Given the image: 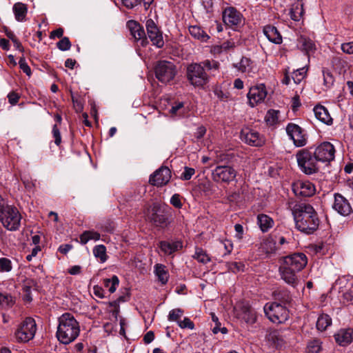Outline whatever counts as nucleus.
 Returning a JSON list of instances; mask_svg holds the SVG:
<instances>
[{
  "instance_id": "obj_1",
  "label": "nucleus",
  "mask_w": 353,
  "mask_h": 353,
  "mask_svg": "<svg viewBox=\"0 0 353 353\" xmlns=\"http://www.w3.org/2000/svg\"><path fill=\"white\" fill-rule=\"evenodd\" d=\"M307 263V257L303 253H294L283 257L279 269L281 279L287 284L295 288L299 283L297 273Z\"/></svg>"
},
{
  "instance_id": "obj_2",
  "label": "nucleus",
  "mask_w": 353,
  "mask_h": 353,
  "mask_svg": "<svg viewBox=\"0 0 353 353\" xmlns=\"http://www.w3.org/2000/svg\"><path fill=\"white\" fill-rule=\"evenodd\" d=\"M293 215L296 228L305 234H312L317 230L319 219L314 208L305 203L294 206Z\"/></svg>"
},
{
  "instance_id": "obj_3",
  "label": "nucleus",
  "mask_w": 353,
  "mask_h": 353,
  "mask_svg": "<svg viewBox=\"0 0 353 353\" xmlns=\"http://www.w3.org/2000/svg\"><path fill=\"white\" fill-rule=\"evenodd\" d=\"M79 333V323L73 314L65 312L59 317L56 336L60 343L70 344L78 337Z\"/></svg>"
},
{
  "instance_id": "obj_4",
  "label": "nucleus",
  "mask_w": 353,
  "mask_h": 353,
  "mask_svg": "<svg viewBox=\"0 0 353 353\" xmlns=\"http://www.w3.org/2000/svg\"><path fill=\"white\" fill-rule=\"evenodd\" d=\"M296 158L300 170L305 174L310 175L319 171V162L312 151V148L299 150Z\"/></svg>"
},
{
  "instance_id": "obj_5",
  "label": "nucleus",
  "mask_w": 353,
  "mask_h": 353,
  "mask_svg": "<svg viewBox=\"0 0 353 353\" xmlns=\"http://www.w3.org/2000/svg\"><path fill=\"white\" fill-rule=\"evenodd\" d=\"M21 219V216L16 207L10 205L0 207V222L8 230H18Z\"/></svg>"
},
{
  "instance_id": "obj_6",
  "label": "nucleus",
  "mask_w": 353,
  "mask_h": 353,
  "mask_svg": "<svg viewBox=\"0 0 353 353\" xmlns=\"http://www.w3.org/2000/svg\"><path fill=\"white\" fill-rule=\"evenodd\" d=\"M263 310L268 319L274 323H284L290 317L287 306L276 301L267 303Z\"/></svg>"
},
{
  "instance_id": "obj_7",
  "label": "nucleus",
  "mask_w": 353,
  "mask_h": 353,
  "mask_svg": "<svg viewBox=\"0 0 353 353\" xmlns=\"http://www.w3.org/2000/svg\"><path fill=\"white\" fill-rule=\"evenodd\" d=\"M37 332V324L31 317H27L17 327L14 337L17 342L26 343L32 339Z\"/></svg>"
},
{
  "instance_id": "obj_8",
  "label": "nucleus",
  "mask_w": 353,
  "mask_h": 353,
  "mask_svg": "<svg viewBox=\"0 0 353 353\" xmlns=\"http://www.w3.org/2000/svg\"><path fill=\"white\" fill-rule=\"evenodd\" d=\"M187 78L194 86L201 87L209 81V77L202 64L193 63L187 68Z\"/></svg>"
},
{
  "instance_id": "obj_9",
  "label": "nucleus",
  "mask_w": 353,
  "mask_h": 353,
  "mask_svg": "<svg viewBox=\"0 0 353 353\" xmlns=\"http://www.w3.org/2000/svg\"><path fill=\"white\" fill-rule=\"evenodd\" d=\"M155 77L162 83H168L174 79L176 69L174 64L168 61H159L155 68Z\"/></svg>"
},
{
  "instance_id": "obj_10",
  "label": "nucleus",
  "mask_w": 353,
  "mask_h": 353,
  "mask_svg": "<svg viewBox=\"0 0 353 353\" xmlns=\"http://www.w3.org/2000/svg\"><path fill=\"white\" fill-rule=\"evenodd\" d=\"M334 290H338L343 302L353 301V276L347 275L339 277L334 283Z\"/></svg>"
},
{
  "instance_id": "obj_11",
  "label": "nucleus",
  "mask_w": 353,
  "mask_h": 353,
  "mask_svg": "<svg viewBox=\"0 0 353 353\" xmlns=\"http://www.w3.org/2000/svg\"><path fill=\"white\" fill-rule=\"evenodd\" d=\"M236 170L229 165H217L212 172V180L216 183H229L236 176Z\"/></svg>"
},
{
  "instance_id": "obj_12",
  "label": "nucleus",
  "mask_w": 353,
  "mask_h": 353,
  "mask_svg": "<svg viewBox=\"0 0 353 353\" xmlns=\"http://www.w3.org/2000/svg\"><path fill=\"white\" fill-rule=\"evenodd\" d=\"M312 151L319 163H329L334 159L335 148L330 142L321 143L314 149L312 148Z\"/></svg>"
},
{
  "instance_id": "obj_13",
  "label": "nucleus",
  "mask_w": 353,
  "mask_h": 353,
  "mask_svg": "<svg viewBox=\"0 0 353 353\" xmlns=\"http://www.w3.org/2000/svg\"><path fill=\"white\" fill-rule=\"evenodd\" d=\"M240 137L243 142L254 147H261L265 142V137L262 134L250 128H243Z\"/></svg>"
},
{
  "instance_id": "obj_14",
  "label": "nucleus",
  "mask_w": 353,
  "mask_h": 353,
  "mask_svg": "<svg viewBox=\"0 0 353 353\" xmlns=\"http://www.w3.org/2000/svg\"><path fill=\"white\" fill-rule=\"evenodd\" d=\"M286 132L296 147L307 144V137L304 130L298 125L290 123L286 127Z\"/></svg>"
},
{
  "instance_id": "obj_15",
  "label": "nucleus",
  "mask_w": 353,
  "mask_h": 353,
  "mask_svg": "<svg viewBox=\"0 0 353 353\" xmlns=\"http://www.w3.org/2000/svg\"><path fill=\"white\" fill-rule=\"evenodd\" d=\"M145 28L148 38L152 44L159 48L164 46L162 32L159 29L155 22L152 19H148L145 22Z\"/></svg>"
},
{
  "instance_id": "obj_16",
  "label": "nucleus",
  "mask_w": 353,
  "mask_h": 353,
  "mask_svg": "<svg viewBox=\"0 0 353 353\" xmlns=\"http://www.w3.org/2000/svg\"><path fill=\"white\" fill-rule=\"evenodd\" d=\"M266 97L267 90L263 83L252 87L248 93V99L251 107L263 102Z\"/></svg>"
},
{
  "instance_id": "obj_17",
  "label": "nucleus",
  "mask_w": 353,
  "mask_h": 353,
  "mask_svg": "<svg viewBox=\"0 0 353 353\" xmlns=\"http://www.w3.org/2000/svg\"><path fill=\"white\" fill-rule=\"evenodd\" d=\"M171 178V171L168 167L161 166L150 175L149 183L155 186H163L167 184Z\"/></svg>"
},
{
  "instance_id": "obj_18",
  "label": "nucleus",
  "mask_w": 353,
  "mask_h": 353,
  "mask_svg": "<svg viewBox=\"0 0 353 353\" xmlns=\"http://www.w3.org/2000/svg\"><path fill=\"white\" fill-rule=\"evenodd\" d=\"M243 15L234 7H227L223 11V21L228 26L233 28L240 26Z\"/></svg>"
},
{
  "instance_id": "obj_19",
  "label": "nucleus",
  "mask_w": 353,
  "mask_h": 353,
  "mask_svg": "<svg viewBox=\"0 0 353 353\" xmlns=\"http://www.w3.org/2000/svg\"><path fill=\"white\" fill-rule=\"evenodd\" d=\"M127 27L134 40L140 41L142 46H145L148 43L144 28L139 23L130 20L127 23Z\"/></svg>"
},
{
  "instance_id": "obj_20",
  "label": "nucleus",
  "mask_w": 353,
  "mask_h": 353,
  "mask_svg": "<svg viewBox=\"0 0 353 353\" xmlns=\"http://www.w3.org/2000/svg\"><path fill=\"white\" fill-rule=\"evenodd\" d=\"M292 190L296 196H311L315 193V187L308 181H298L294 183Z\"/></svg>"
},
{
  "instance_id": "obj_21",
  "label": "nucleus",
  "mask_w": 353,
  "mask_h": 353,
  "mask_svg": "<svg viewBox=\"0 0 353 353\" xmlns=\"http://www.w3.org/2000/svg\"><path fill=\"white\" fill-rule=\"evenodd\" d=\"M333 209L342 216H347L352 212L348 200L339 193L334 194Z\"/></svg>"
},
{
  "instance_id": "obj_22",
  "label": "nucleus",
  "mask_w": 353,
  "mask_h": 353,
  "mask_svg": "<svg viewBox=\"0 0 353 353\" xmlns=\"http://www.w3.org/2000/svg\"><path fill=\"white\" fill-rule=\"evenodd\" d=\"M150 219L157 227L163 228L168 225V218L164 212L160 210V208L157 205L152 207Z\"/></svg>"
},
{
  "instance_id": "obj_23",
  "label": "nucleus",
  "mask_w": 353,
  "mask_h": 353,
  "mask_svg": "<svg viewBox=\"0 0 353 353\" xmlns=\"http://www.w3.org/2000/svg\"><path fill=\"white\" fill-rule=\"evenodd\" d=\"M334 338L338 344L346 346L353 341V329H341L334 334Z\"/></svg>"
},
{
  "instance_id": "obj_24",
  "label": "nucleus",
  "mask_w": 353,
  "mask_h": 353,
  "mask_svg": "<svg viewBox=\"0 0 353 353\" xmlns=\"http://www.w3.org/2000/svg\"><path fill=\"white\" fill-rule=\"evenodd\" d=\"M314 112L316 118L326 125H332L333 119L331 117L327 109L321 105L314 108Z\"/></svg>"
},
{
  "instance_id": "obj_25",
  "label": "nucleus",
  "mask_w": 353,
  "mask_h": 353,
  "mask_svg": "<svg viewBox=\"0 0 353 353\" xmlns=\"http://www.w3.org/2000/svg\"><path fill=\"white\" fill-rule=\"evenodd\" d=\"M263 33L270 41L276 44L281 43L282 37L274 26H265L263 28Z\"/></svg>"
},
{
  "instance_id": "obj_26",
  "label": "nucleus",
  "mask_w": 353,
  "mask_h": 353,
  "mask_svg": "<svg viewBox=\"0 0 353 353\" xmlns=\"http://www.w3.org/2000/svg\"><path fill=\"white\" fill-rule=\"evenodd\" d=\"M213 164H219L221 163H229L234 157V154L231 151H223L221 150L213 152Z\"/></svg>"
},
{
  "instance_id": "obj_27",
  "label": "nucleus",
  "mask_w": 353,
  "mask_h": 353,
  "mask_svg": "<svg viewBox=\"0 0 353 353\" xmlns=\"http://www.w3.org/2000/svg\"><path fill=\"white\" fill-rule=\"evenodd\" d=\"M161 250L165 254H172L182 248V243L180 241H161L159 243Z\"/></svg>"
},
{
  "instance_id": "obj_28",
  "label": "nucleus",
  "mask_w": 353,
  "mask_h": 353,
  "mask_svg": "<svg viewBox=\"0 0 353 353\" xmlns=\"http://www.w3.org/2000/svg\"><path fill=\"white\" fill-rule=\"evenodd\" d=\"M274 300L276 302L287 306L292 301L290 292L286 289H281L274 292Z\"/></svg>"
},
{
  "instance_id": "obj_29",
  "label": "nucleus",
  "mask_w": 353,
  "mask_h": 353,
  "mask_svg": "<svg viewBox=\"0 0 353 353\" xmlns=\"http://www.w3.org/2000/svg\"><path fill=\"white\" fill-rule=\"evenodd\" d=\"M233 66L242 73H250L253 69V62L250 58L243 57L240 61L234 63Z\"/></svg>"
},
{
  "instance_id": "obj_30",
  "label": "nucleus",
  "mask_w": 353,
  "mask_h": 353,
  "mask_svg": "<svg viewBox=\"0 0 353 353\" xmlns=\"http://www.w3.org/2000/svg\"><path fill=\"white\" fill-rule=\"evenodd\" d=\"M257 224L263 232H266L273 227L274 221L269 216L260 214L257 216Z\"/></svg>"
},
{
  "instance_id": "obj_31",
  "label": "nucleus",
  "mask_w": 353,
  "mask_h": 353,
  "mask_svg": "<svg viewBox=\"0 0 353 353\" xmlns=\"http://www.w3.org/2000/svg\"><path fill=\"white\" fill-rule=\"evenodd\" d=\"M190 35L201 42H206L210 36L198 26H190L188 28Z\"/></svg>"
},
{
  "instance_id": "obj_32",
  "label": "nucleus",
  "mask_w": 353,
  "mask_h": 353,
  "mask_svg": "<svg viewBox=\"0 0 353 353\" xmlns=\"http://www.w3.org/2000/svg\"><path fill=\"white\" fill-rule=\"evenodd\" d=\"M276 236H273L272 235L267 237L262 243V249L268 254L274 252L279 246L276 242Z\"/></svg>"
},
{
  "instance_id": "obj_33",
  "label": "nucleus",
  "mask_w": 353,
  "mask_h": 353,
  "mask_svg": "<svg viewBox=\"0 0 353 353\" xmlns=\"http://www.w3.org/2000/svg\"><path fill=\"white\" fill-rule=\"evenodd\" d=\"M13 12L17 21H23L26 19L28 9L26 4L19 2L13 6Z\"/></svg>"
},
{
  "instance_id": "obj_34",
  "label": "nucleus",
  "mask_w": 353,
  "mask_h": 353,
  "mask_svg": "<svg viewBox=\"0 0 353 353\" xmlns=\"http://www.w3.org/2000/svg\"><path fill=\"white\" fill-rule=\"evenodd\" d=\"M100 234L94 230H86L80 235V242L86 244L89 241H97L100 239Z\"/></svg>"
},
{
  "instance_id": "obj_35",
  "label": "nucleus",
  "mask_w": 353,
  "mask_h": 353,
  "mask_svg": "<svg viewBox=\"0 0 353 353\" xmlns=\"http://www.w3.org/2000/svg\"><path fill=\"white\" fill-rule=\"evenodd\" d=\"M242 319L248 324H254L256 320V312L249 307H243Z\"/></svg>"
},
{
  "instance_id": "obj_36",
  "label": "nucleus",
  "mask_w": 353,
  "mask_h": 353,
  "mask_svg": "<svg viewBox=\"0 0 353 353\" xmlns=\"http://www.w3.org/2000/svg\"><path fill=\"white\" fill-rule=\"evenodd\" d=\"M332 324V319L327 314L320 315L316 321V328L320 331L325 330Z\"/></svg>"
},
{
  "instance_id": "obj_37",
  "label": "nucleus",
  "mask_w": 353,
  "mask_h": 353,
  "mask_svg": "<svg viewBox=\"0 0 353 353\" xmlns=\"http://www.w3.org/2000/svg\"><path fill=\"white\" fill-rule=\"evenodd\" d=\"M300 48L307 54L313 52L315 50V45L313 41L305 37H301L299 41Z\"/></svg>"
},
{
  "instance_id": "obj_38",
  "label": "nucleus",
  "mask_w": 353,
  "mask_h": 353,
  "mask_svg": "<svg viewBox=\"0 0 353 353\" xmlns=\"http://www.w3.org/2000/svg\"><path fill=\"white\" fill-rule=\"evenodd\" d=\"M155 274L159 281L162 284H165L168 281V273L165 270V266L162 264H157L155 265Z\"/></svg>"
},
{
  "instance_id": "obj_39",
  "label": "nucleus",
  "mask_w": 353,
  "mask_h": 353,
  "mask_svg": "<svg viewBox=\"0 0 353 353\" xmlns=\"http://www.w3.org/2000/svg\"><path fill=\"white\" fill-rule=\"evenodd\" d=\"M14 298L6 292H0V307L3 308H10L14 304Z\"/></svg>"
},
{
  "instance_id": "obj_40",
  "label": "nucleus",
  "mask_w": 353,
  "mask_h": 353,
  "mask_svg": "<svg viewBox=\"0 0 353 353\" xmlns=\"http://www.w3.org/2000/svg\"><path fill=\"white\" fill-rule=\"evenodd\" d=\"M280 112L276 110H270L267 112L265 120L269 125H274L279 122Z\"/></svg>"
},
{
  "instance_id": "obj_41",
  "label": "nucleus",
  "mask_w": 353,
  "mask_h": 353,
  "mask_svg": "<svg viewBox=\"0 0 353 353\" xmlns=\"http://www.w3.org/2000/svg\"><path fill=\"white\" fill-rule=\"evenodd\" d=\"M119 283V280L115 275H114L111 279H105L103 280L104 286L108 289V291L110 293H113L116 291Z\"/></svg>"
},
{
  "instance_id": "obj_42",
  "label": "nucleus",
  "mask_w": 353,
  "mask_h": 353,
  "mask_svg": "<svg viewBox=\"0 0 353 353\" xmlns=\"http://www.w3.org/2000/svg\"><path fill=\"white\" fill-rule=\"evenodd\" d=\"M93 254L96 258L100 259L101 262L104 263L107 260L106 248L103 245H96L93 248Z\"/></svg>"
},
{
  "instance_id": "obj_43",
  "label": "nucleus",
  "mask_w": 353,
  "mask_h": 353,
  "mask_svg": "<svg viewBox=\"0 0 353 353\" xmlns=\"http://www.w3.org/2000/svg\"><path fill=\"white\" fill-rule=\"evenodd\" d=\"M193 257L196 259L199 262L206 264L210 261V258L206 254V252L201 248H196Z\"/></svg>"
},
{
  "instance_id": "obj_44",
  "label": "nucleus",
  "mask_w": 353,
  "mask_h": 353,
  "mask_svg": "<svg viewBox=\"0 0 353 353\" xmlns=\"http://www.w3.org/2000/svg\"><path fill=\"white\" fill-rule=\"evenodd\" d=\"M303 12V10L302 4L294 5L290 12V17L292 20L298 21L300 20Z\"/></svg>"
},
{
  "instance_id": "obj_45",
  "label": "nucleus",
  "mask_w": 353,
  "mask_h": 353,
  "mask_svg": "<svg viewBox=\"0 0 353 353\" xmlns=\"http://www.w3.org/2000/svg\"><path fill=\"white\" fill-rule=\"evenodd\" d=\"M321 350V342L319 339L310 341L307 345V353H319Z\"/></svg>"
},
{
  "instance_id": "obj_46",
  "label": "nucleus",
  "mask_w": 353,
  "mask_h": 353,
  "mask_svg": "<svg viewBox=\"0 0 353 353\" xmlns=\"http://www.w3.org/2000/svg\"><path fill=\"white\" fill-rule=\"evenodd\" d=\"M12 269L11 261L8 258H0V272H8Z\"/></svg>"
},
{
  "instance_id": "obj_47",
  "label": "nucleus",
  "mask_w": 353,
  "mask_h": 353,
  "mask_svg": "<svg viewBox=\"0 0 353 353\" xmlns=\"http://www.w3.org/2000/svg\"><path fill=\"white\" fill-rule=\"evenodd\" d=\"M183 314V310L180 308L173 309L170 311L168 319L170 321H177Z\"/></svg>"
},
{
  "instance_id": "obj_48",
  "label": "nucleus",
  "mask_w": 353,
  "mask_h": 353,
  "mask_svg": "<svg viewBox=\"0 0 353 353\" xmlns=\"http://www.w3.org/2000/svg\"><path fill=\"white\" fill-rule=\"evenodd\" d=\"M322 72L323 76L324 85L327 87L331 86L334 81V79L332 72L326 69H323Z\"/></svg>"
},
{
  "instance_id": "obj_49",
  "label": "nucleus",
  "mask_w": 353,
  "mask_h": 353,
  "mask_svg": "<svg viewBox=\"0 0 353 353\" xmlns=\"http://www.w3.org/2000/svg\"><path fill=\"white\" fill-rule=\"evenodd\" d=\"M184 103L183 102H176L170 109V113L173 115H183Z\"/></svg>"
},
{
  "instance_id": "obj_50",
  "label": "nucleus",
  "mask_w": 353,
  "mask_h": 353,
  "mask_svg": "<svg viewBox=\"0 0 353 353\" xmlns=\"http://www.w3.org/2000/svg\"><path fill=\"white\" fill-rule=\"evenodd\" d=\"M202 64L203 68H206L208 70H217L219 68V62L214 60H205L201 63Z\"/></svg>"
},
{
  "instance_id": "obj_51",
  "label": "nucleus",
  "mask_w": 353,
  "mask_h": 353,
  "mask_svg": "<svg viewBox=\"0 0 353 353\" xmlns=\"http://www.w3.org/2000/svg\"><path fill=\"white\" fill-rule=\"evenodd\" d=\"M57 48L61 51H66L70 49L71 43L68 37H63L57 43Z\"/></svg>"
},
{
  "instance_id": "obj_52",
  "label": "nucleus",
  "mask_w": 353,
  "mask_h": 353,
  "mask_svg": "<svg viewBox=\"0 0 353 353\" xmlns=\"http://www.w3.org/2000/svg\"><path fill=\"white\" fill-rule=\"evenodd\" d=\"M195 170L192 168L185 167L184 171L181 175V179L184 181L190 180L192 176L194 174Z\"/></svg>"
},
{
  "instance_id": "obj_53",
  "label": "nucleus",
  "mask_w": 353,
  "mask_h": 353,
  "mask_svg": "<svg viewBox=\"0 0 353 353\" xmlns=\"http://www.w3.org/2000/svg\"><path fill=\"white\" fill-rule=\"evenodd\" d=\"M53 138L54 139V143L57 145H59L61 143V136L60 133V130L57 127V124H54L52 126V130Z\"/></svg>"
},
{
  "instance_id": "obj_54",
  "label": "nucleus",
  "mask_w": 353,
  "mask_h": 353,
  "mask_svg": "<svg viewBox=\"0 0 353 353\" xmlns=\"http://www.w3.org/2000/svg\"><path fill=\"white\" fill-rule=\"evenodd\" d=\"M305 72L303 68L297 70L293 73L292 79L295 83H299L305 77Z\"/></svg>"
},
{
  "instance_id": "obj_55",
  "label": "nucleus",
  "mask_w": 353,
  "mask_h": 353,
  "mask_svg": "<svg viewBox=\"0 0 353 353\" xmlns=\"http://www.w3.org/2000/svg\"><path fill=\"white\" fill-rule=\"evenodd\" d=\"M170 203L176 208L181 209L183 203L181 201V196L179 194H174L170 199Z\"/></svg>"
},
{
  "instance_id": "obj_56",
  "label": "nucleus",
  "mask_w": 353,
  "mask_h": 353,
  "mask_svg": "<svg viewBox=\"0 0 353 353\" xmlns=\"http://www.w3.org/2000/svg\"><path fill=\"white\" fill-rule=\"evenodd\" d=\"M19 65L20 69L22 70L24 73H26L29 77L31 75V69L23 57H21L19 59Z\"/></svg>"
},
{
  "instance_id": "obj_57",
  "label": "nucleus",
  "mask_w": 353,
  "mask_h": 353,
  "mask_svg": "<svg viewBox=\"0 0 353 353\" xmlns=\"http://www.w3.org/2000/svg\"><path fill=\"white\" fill-rule=\"evenodd\" d=\"M236 43L233 39H230L224 41L221 46L220 49L221 51H228L234 48Z\"/></svg>"
},
{
  "instance_id": "obj_58",
  "label": "nucleus",
  "mask_w": 353,
  "mask_h": 353,
  "mask_svg": "<svg viewBox=\"0 0 353 353\" xmlns=\"http://www.w3.org/2000/svg\"><path fill=\"white\" fill-rule=\"evenodd\" d=\"M178 325L181 328H189L193 330L194 325L188 318H185L183 321H178Z\"/></svg>"
},
{
  "instance_id": "obj_59",
  "label": "nucleus",
  "mask_w": 353,
  "mask_h": 353,
  "mask_svg": "<svg viewBox=\"0 0 353 353\" xmlns=\"http://www.w3.org/2000/svg\"><path fill=\"white\" fill-rule=\"evenodd\" d=\"M122 3L127 8L132 9L141 4L142 0H121Z\"/></svg>"
},
{
  "instance_id": "obj_60",
  "label": "nucleus",
  "mask_w": 353,
  "mask_h": 353,
  "mask_svg": "<svg viewBox=\"0 0 353 353\" xmlns=\"http://www.w3.org/2000/svg\"><path fill=\"white\" fill-rule=\"evenodd\" d=\"M341 50L345 53L353 54V41L343 43L341 45Z\"/></svg>"
},
{
  "instance_id": "obj_61",
  "label": "nucleus",
  "mask_w": 353,
  "mask_h": 353,
  "mask_svg": "<svg viewBox=\"0 0 353 353\" xmlns=\"http://www.w3.org/2000/svg\"><path fill=\"white\" fill-rule=\"evenodd\" d=\"M8 98L9 103L11 105H16L19 101V95L14 92H12L8 94Z\"/></svg>"
},
{
  "instance_id": "obj_62",
  "label": "nucleus",
  "mask_w": 353,
  "mask_h": 353,
  "mask_svg": "<svg viewBox=\"0 0 353 353\" xmlns=\"http://www.w3.org/2000/svg\"><path fill=\"white\" fill-rule=\"evenodd\" d=\"M63 29L61 28H57L50 32V38L54 39L55 38H63Z\"/></svg>"
},
{
  "instance_id": "obj_63",
  "label": "nucleus",
  "mask_w": 353,
  "mask_h": 353,
  "mask_svg": "<svg viewBox=\"0 0 353 353\" xmlns=\"http://www.w3.org/2000/svg\"><path fill=\"white\" fill-rule=\"evenodd\" d=\"M234 230L236 232L235 237L239 240H241L243 236V226L241 224H236L234 225Z\"/></svg>"
},
{
  "instance_id": "obj_64",
  "label": "nucleus",
  "mask_w": 353,
  "mask_h": 353,
  "mask_svg": "<svg viewBox=\"0 0 353 353\" xmlns=\"http://www.w3.org/2000/svg\"><path fill=\"white\" fill-rule=\"evenodd\" d=\"M93 292L96 296H97L100 299H103L105 296L103 289L101 287H99L98 285L94 286Z\"/></svg>"
}]
</instances>
